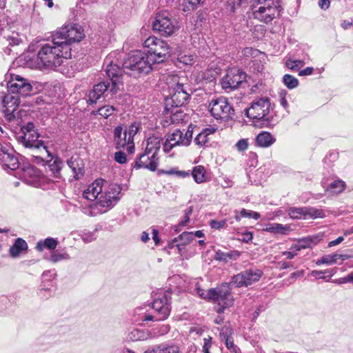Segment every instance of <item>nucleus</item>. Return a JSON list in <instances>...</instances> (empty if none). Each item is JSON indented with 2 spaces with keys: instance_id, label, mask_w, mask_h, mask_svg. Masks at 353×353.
Returning <instances> with one entry per match:
<instances>
[{
  "instance_id": "nucleus-58",
  "label": "nucleus",
  "mask_w": 353,
  "mask_h": 353,
  "mask_svg": "<svg viewBox=\"0 0 353 353\" xmlns=\"http://www.w3.org/2000/svg\"><path fill=\"white\" fill-rule=\"evenodd\" d=\"M241 216L242 217L252 218L255 220H258L260 218V214L258 212L247 210L245 209H243L241 211Z\"/></svg>"
},
{
  "instance_id": "nucleus-57",
  "label": "nucleus",
  "mask_w": 353,
  "mask_h": 353,
  "mask_svg": "<svg viewBox=\"0 0 353 353\" xmlns=\"http://www.w3.org/2000/svg\"><path fill=\"white\" fill-rule=\"evenodd\" d=\"M228 219H223L221 221L212 220L210 222V225L212 229L219 230L228 226Z\"/></svg>"
},
{
  "instance_id": "nucleus-21",
  "label": "nucleus",
  "mask_w": 353,
  "mask_h": 353,
  "mask_svg": "<svg viewBox=\"0 0 353 353\" xmlns=\"http://www.w3.org/2000/svg\"><path fill=\"white\" fill-rule=\"evenodd\" d=\"M106 181L102 179H96L92 183H91L86 190L83 191V196L87 200L94 201L98 199Z\"/></svg>"
},
{
  "instance_id": "nucleus-39",
  "label": "nucleus",
  "mask_w": 353,
  "mask_h": 353,
  "mask_svg": "<svg viewBox=\"0 0 353 353\" xmlns=\"http://www.w3.org/2000/svg\"><path fill=\"white\" fill-rule=\"evenodd\" d=\"M345 184L341 180H336L332 182L326 188V191H330L334 194H339L343 192L345 189Z\"/></svg>"
},
{
  "instance_id": "nucleus-31",
  "label": "nucleus",
  "mask_w": 353,
  "mask_h": 353,
  "mask_svg": "<svg viewBox=\"0 0 353 353\" xmlns=\"http://www.w3.org/2000/svg\"><path fill=\"white\" fill-rule=\"evenodd\" d=\"M143 353H180L179 347L177 345H165L161 344L154 346L152 349H148Z\"/></svg>"
},
{
  "instance_id": "nucleus-42",
  "label": "nucleus",
  "mask_w": 353,
  "mask_h": 353,
  "mask_svg": "<svg viewBox=\"0 0 353 353\" xmlns=\"http://www.w3.org/2000/svg\"><path fill=\"white\" fill-rule=\"evenodd\" d=\"M288 215L294 219H305V208H290Z\"/></svg>"
},
{
  "instance_id": "nucleus-15",
  "label": "nucleus",
  "mask_w": 353,
  "mask_h": 353,
  "mask_svg": "<svg viewBox=\"0 0 353 353\" xmlns=\"http://www.w3.org/2000/svg\"><path fill=\"white\" fill-rule=\"evenodd\" d=\"M121 188L117 184L105 185L102 193L99 196L97 204L103 208H111L120 199L119 194Z\"/></svg>"
},
{
  "instance_id": "nucleus-22",
  "label": "nucleus",
  "mask_w": 353,
  "mask_h": 353,
  "mask_svg": "<svg viewBox=\"0 0 353 353\" xmlns=\"http://www.w3.org/2000/svg\"><path fill=\"white\" fill-rule=\"evenodd\" d=\"M3 112L7 120H12L15 116L14 112L19 106V99L12 95H6L3 97Z\"/></svg>"
},
{
  "instance_id": "nucleus-55",
  "label": "nucleus",
  "mask_w": 353,
  "mask_h": 353,
  "mask_svg": "<svg viewBox=\"0 0 353 353\" xmlns=\"http://www.w3.org/2000/svg\"><path fill=\"white\" fill-rule=\"evenodd\" d=\"M219 336L221 340L226 341L227 339H231L232 330L230 327H224L219 330Z\"/></svg>"
},
{
  "instance_id": "nucleus-6",
  "label": "nucleus",
  "mask_w": 353,
  "mask_h": 353,
  "mask_svg": "<svg viewBox=\"0 0 353 353\" xmlns=\"http://www.w3.org/2000/svg\"><path fill=\"white\" fill-rule=\"evenodd\" d=\"M53 36L54 44L65 45L70 47L72 43L81 41L85 34L81 26L70 23L61 27Z\"/></svg>"
},
{
  "instance_id": "nucleus-19",
  "label": "nucleus",
  "mask_w": 353,
  "mask_h": 353,
  "mask_svg": "<svg viewBox=\"0 0 353 353\" xmlns=\"http://www.w3.org/2000/svg\"><path fill=\"white\" fill-rule=\"evenodd\" d=\"M159 164V158L157 154L144 151L141 154L135 161L134 168L136 169L145 168L151 171H154Z\"/></svg>"
},
{
  "instance_id": "nucleus-13",
  "label": "nucleus",
  "mask_w": 353,
  "mask_h": 353,
  "mask_svg": "<svg viewBox=\"0 0 353 353\" xmlns=\"http://www.w3.org/2000/svg\"><path fill=\"white\" fill-rule=\"evenodd\" d=\"M33 128L34 125L32 123H30L27 125L26 131H23V135L19 137L21 143L26 148H35L39 150L41 154L49 155V152L43 141L38 139L39 134L33 130Z\"/></svg>"
},
{
  "instance_id": "nucleus-1",
  "label": "nucleus",
  "mask_w": 353,
  "mask_h": 353,
  "mask_svg": "<svg viewBox=\"0 0 353 353\" xmlns=\"http://www.w3.org/2000/svg\"><path fill=\"white\" fill-rule=\"evenodd\" d=\"M70 47L65 45L54 44L52 35V43L43 45L37 53L38 67L54 69L61 65L63 59L70 58Z\"/></svg>"
},
{
  "instance_id": "nucleus-46",
  "label": "nucleus",
  "mask_w": 353,
  "mask_h": 353,
  "mask_svg": "<svg viewBox=\"0 0 353 353\" xmlns=\"http://www.w3.org/2000/svg\"><path fill=\"white\" fill-rule=\"evenodd\" d=\"M69 259L70 256L66 252H61L59 250H55L50 254L48 260L52 263H57Z\"/></svg>"
},
{
  "instance_id": "nucleus-60",
  "label": "nucleus",
  "mask_w": 353,
  "mask_h": 353,
  "mask_svg": "<svg viewBox=\"0 0 353 353\" xmlns=\"http://www.w3.org/2000/svg\"><path fill=\"white\" fill-rule=\"evenodd\" d=\"M225 346L232 353H239V347L234 345L233 340L231 339H227L225 342Z\"/></svg>"
},
{
  "instance_id": "nucleus-11",
  "label": "nucleus",
  "mask_w": 353,
  "mask_h": 353,
  "mask_svg": "<svg viewBox=\"0 0 353 353\" xmlns=\"http://www.w3.org/2000/svg\"><path fill=\"white\" fill-rule=\"evenodd\" d=\"M263 275V272L257 268L245 270L232 277L231 281L228 284L234 288L248 287L258 282Z\"/></svg>"
},
{
  "instance_id": "nucleus-34",
  "label": "nucleus",
  "mask_w": 353,
  "mask_h": 353,
  "mask_svg": "<svg viewBox=\"0 0 353 353\" xmlns=\"http://www.w3.org/2000/svg\"><path fill=\"white\" fill-rule=\"evenodd\" d=\"M205 169L203 166L196 165L193 168L192 175L196 183H201L205 181Z\"/></svg>"
},
{
  "instance_id": "nucleus-48",
  "label": "nucleus",
  "mask_w": 353,
  "mask_h": 353,
  "mask_svg": "<svg viewBox=\"0 0 353 353\" xmlns=\"http://www.w3.org/2000/svg\"><path fill=\"white\" fill-rule=\"evenodd\" d=\"M211 133L210 130L205 129L200 132L194 139L196 145L202 146L208 142V136Z\"/></svg>"
},
{
  "instance_id": "nucleus-30",
  "label": "nucleus",
  "mask_w": 353,
  "mask_h": 353,
  "mask_svg": "<svg viewBox=\"0 0 353 353\" xmlns=\"http://www.w3.org/2000/svg\"><path fill=\"white\" fill-rule=\"evenodd\" d=\"M276 141V139L268 132H262L256 137L257 145L262 148H268Z\"/></svg>"
},
{
  "instance_id": "nucleus-14",
  "label": "nucleus",
  "mask_w": 353,
  "mask_h": 353,
  "mask_svg": "<svg viewBox=\"0 0 353 353\" xmlns=\"http://www.w3.org/2000/svg\"><path fill=\"white\" fill-rule=\"evenodd\" d=\"M211 114L216 119H228L234 114V110L225 97L212 99L209 104Z\"/></svg>"
},
{
  "instance_id": "nucleus-24",
  "label": "nucleus",
  "mask_w": 353,
  "mask_h": 353,
  "mask_svg": "<svg viewBox=\"0 0 353 353\" xmlns=\"http://www.w3.org/2000/svg\"><path fill=\"white\" fill-rule=\"evenodd\" d=\"M112 84L109 81L100 82L94 85L93 89L88 94V101L90 103H95L100 99L105 92L110 90Z\"/></svg>"
},
{
  "instance_id": "nucleus-47",
  "label": "nucleus",
  "mask_w": 353,
  "mask_h": 353,
  "mask_svg": "<svg viewBox=\"0 0 353 353\" xmlns=\"http://www.w3.org/2000/svg\"><path fill=\"white\" fill-rule=\"evenodd\" d=\"M283 81L289 89H294L299 85V80L290 74H285L283 77Z\"/></svg>"
},
{
  "instance_id": "nucleus-29",
  "label": "nucleus",
  "mask_w": 353,
  "mask_h": 353,
  "mask_svg": "<svg viewBox=\"0 0 353 353\" xmlns=\"http://www.w3.org/2000/svg\"><path fill=\"white\" fill-rule=\"evenodd\" d=\"M68 165L73 172V177L77 180L83 174V165L82 161L72 157L67 161Z\"/></svg>"
},
{
  "instance_id": "nucleus-23",
  "label": "nucleus",
  "mask_w": 353,
  "mask_h": 353,
  "mask_svg": "<svg viewBox=\"0 0 353 353\" xmlns=\"http://www.w3.org/2000/svg\"><path fill=\"white\" fill-rule=\"evenodd\" d=\"M163 114L165 118V123H166L167 125H170L171 123H179L183 121L186 117V114L183 112L181 108H171L170 106H168L167 112L165 105Z\"/></svg>"
},
{
  "instance_id": "nucleus-50",
  "label": "nucleus",
  "mask_w": 353,
  "mask_h": 353,
  "mask_svg": "<svg viewBox=\"0 0 353 353\" xmlns=\"http://www.w3.org/2000/svg\"><path fill=\"white\" fill-rule=\"evenodd\" d=\"M336 272V268L335 269H332V270H324V271L312 270L311 272V275H312L313 276L316 277L318 279H325L326 276H323V274L329 273L330 274L329 277H331L334 274H335Z\"/></svg>"
},
{
  "instance_id": "nucleus-64",
  "label": "nucleus",
  "mask_w": 353,
  "mask_h": 353,
  "mask_svg": "<svg viewBox=\"0 0 353 353\" xmlns=\"http://www.w3.org/2000/svg\"><path fill=\"white\" fill-rule=\"evenodd\" d=\"M114 160L119 163H124L126 162V155L123 152H117L114 154Z\"/></svg>"
},
{
  "instance_id": "nucleus-26",
  "label": "nucleus",
  "mask_w": 353,
  "mask_h": 353,
  "mask_svg": "<svg viewBox=\"0 0 353 353\" xmlns=\"http://www.w3.org/2000/svg\"><path fill=\"white\" fill-rule=\"evenodd\" d=\"M1 152H0V159L3 161L6 166L12 170H15L19 167V161L12 152H8L2 148L0 144Z\"/></svg>"
},
{
  "instance_id": "nucleus-44",
  "label": "nucleus",
  "mask_w": 353,
  "mask_h": 353,
  "mask_svg": "<svg viewBox=\"0 0 353 353\" xmlns=\"http://www.w3.org/2000/svg\"><path fill=\"white\" fill-rule=\"evenodd\" d=\"M290 227L288 225H283L280 223H272L270 225L269 228H267V230L274 232L279 233L282 234H285L290 231Z\"/></svg>"
},
{
  "instance_id": "nucleus-61",
  "label": "nucleus",
  "mask_w": 353,
  "mask_h": 353,
  "mask_svg": "<svg viewBox=\"0 0 353 353\" xmlns=\"http://www.w3.org/2000/svg\"><path fill=\"white\" fill-rule=\"evenodd\" d=\"M334 283L337 284H343L346 283H353V272L347 274L346 276L340 278L333 281Z\"/></svg>"
},
{
  "instance_id": "nucleus-49",
  "label": "nucleus",
  "mask_w": 353,
  "mask_h": 353,
  "mask_svg": "<svg viewBox=\"0 0 353 353\" xmlns=\"http://www.w3.org/2000/svg\"><path fill=\"white\" fill-rule=\"evenodd\" d=\"M204 0H184L183 11L187 12L194 10L198 6L203 3Z\"/></svg>"
},
{
  "instance_id": "nucleus-32",
  "label": "nucleus",
  "mask_w": 353,
  "mask_h": 353,
  "mask_svg": "<svg viewBox=\"0 0 353 353\" xmlns=\"http://www.w3.org/2000/svg\"><path fill=\"white\" fill-rule=\"evenodd\" d=\"M347 259H348V256L347 255L339 254H327L318 259L316 261V264L317 265H321L322 264L332 265L335 263L338 259H341L342 261H344Z\"/></svg>"
},
{
  "instance_id": "nucleus-27",
  "label": "nucleus",
  "mask_w": 353,
  "mask_h": 353,
  "mask_svg": "<svg viewBox=\"0 0 353 353\" xmlns=\"http://www.w3.org/2000/svg\"><path fill=\"white\" fill-rule=\"evenodd\" d=\"M28 246L25 240L17 238L14 244L10 247L9 253L12 258H17L20 254L28 250Z\"/></svg>"
},
{
  "instance_id": "nucleus-12",
  "label": "nucleus",
  "mask_w": 353,
  "mask_h": 353,
  "mask_svg": "<svg viewBox=\"0 0 353 353\" xmlns=\"http://www.w3.org/2000/svg\"><path fill=\"white\" fill-rule=\"evenodd\" d=\"M139 130V124L134 122L125 130L121 126H117L114 130V141L117 148H124L127 144L132 143L134 137Z\"/></svg>"
},
{
  "instance_id": "nucleus-10",
  "label": "nucleus",
  "mask_w": 353,
  "mask_h": 353,
  "mask_svg": "<svg viewBox=\"0 0 353 353\" xmlns=\"http://www.w3.org/2000/svg\"><path fill=\"white\" fill-rule=\"evenodd\" d=\"M5 82L8 91L12 93H17L26 97L30 95L32 91V85L30 81L18 74H6Z\"/></svg>"
},
{
  "instance_id": "nucleus-9",
  "label": "nucleus",
  "mask_w": 353,
  "mask_h": 353,
  "mask_svg": "<svg viewBox=\"0 0 353 353\" xmlns=\"http://www.w3.org/2000/svg\"><path fill=\"white\" fill-rule=\"evenodd\" d=\"M116 52H112L104 61L105 72L111 81L110 92L112 94L117 92L118 85L121 83V77L122 71L123 72V68L121 69L119 65V60L116 58Z\"/></svg>"
},
{
  "instance_id": "nucleus-28",
  "label": "nucleus",
  "mask_w": 353,
  "mask_h": 353,
  "mask_svg": "<svg viewBox=\"0 0 353 353\" xmlns=\"http://www.w3.org/2000/svg\"><path fill=\"white\" fill-rule=\"evenodd\" d=\"M154 338V334L148 330L133 329L128 334V339L133 341H146Z\"/></svg>"
},
{
  "instance_id": "nucleus-5",
  "label": "nucleus",
  "mask_w": 353,
  "mask_h": 353,
  "mask_svg": "<svg viewBox=\"0 0 353 353\" xmlns=\"http://www.w3.org/2000/svg\"><path fill=\"white\" fill-rule=\"evenodd\" d=\"M165 82L173 92L171 97L165 100L166 112H168V106L181 108L189 98V94L185 89L183 83L180 82V78L178 76H168L165 79Z\"/></svg>"
},
{
  "instance_id": "nucleus-4",
  "label": "nucleus",
  "mask_w": 353,
  "mask_h": 353,
  "mask_svg": "<svg viewBox=\"0 0 353 353\" xmlns=\"http://www.w3.org/2000/svg\"><path fill=\"white\" fill-rule=\"evenodd\" d=\"M271 103L268 98H260L254 101L250 108L246 109V116L260 125L269 126L273 123V117L270 115Z\"/></svg>"
},
{
  "instance_id": "nucleus-8",
  "label": "nucleus",
  "mask_w": 353,
  "mask_h": 353,
  "mask_svg": "<svg viewBox=\"0 0 353 353\" xmlns=\"http://www.w3.org/2000/svg\"><path fill=\"white\" fill-rule=\"evenodd\" d=\"M171 293L168 291L159 298L154 299L152 303V308L157 312L158 316L144 314L141 316L143 321H161L167 319L171 310L170 306Z\"/></svg>"
},
{
  "instance_id": "nucleus-45",
  "label": "nucleus",
  "mask_w": 353,
  "mask_h": 353,
  "mask_svg": "<svg viewBox=\"0 0 353 353\" xmlns=\"http://www.w3.org/2000/svg\"><path fill=\"white\" fill-rule=\"evenodd\" d=\"M325 213L322 210L314 208H305V219L323 218Z\"/></svg>"
},
{
  "instance_id": "nucleus-52",
  "label": "nucleus",
  "mask_w": 353,
  "mask_h": 353,
  "mask_svg": "<svg viewBox=\"0 0 353 353\" xmlns=\"http://www.w3.org/2000/svg\"><path fill=\"white\" fill-rule=\"evenodd\" d=\"M194 60V56L179 53L177 57V61L183 65H191Z\"/></svg>"
},
{
  "instance_id": "nucleus-20",
  "label": "nucleus",
  "mask_w": 353,
  "mask_h": 353,
  "mask_svg": "<svg viewBox=\"0 0 353 353\" xmlns=\"http://www.w3.org/2000/svg\"><path fill=\"white\" fill-rule=\"evenodd\" d=\"M252 10L254 17L265 23L270 22L279 13V8H276L275 6L265 8V7L253 6Z\"/></svg>"
},
{
  "instance_id": "nucleus-62",
  "label": "nucleus",
  "mask_w": 353,
  "mask_h": 353,
  "mask_svg": "<svg viewBox=\"0 0 353 353\" xmlns=\"http://www.w3.org/2000/svg\"><path fill=\"white\" fill-rule=\"evenodd\" d=\"M241 3L240 0H229L228 1V9L230 12H234L236 7H239Z\"/></svg>"
},
{
  "instance_id": "nucleus-38",
  "label": "nucleus",
  "mask_w": 353,
  "mask_h": 353,
  "mask_svg": "<svg viewBox=\"0 0 353 353\" xmlns=\"http://www.w3.org/2000/svg\"><path fill=\"white\" fill-rule=\"evenodd\" d=\"M213 65L210 66V68L202 72V78L209 82L213 81L217 77L220 72V68H212Z\"/></svg>"
},
{
  "instance_id": "nucleus-36",
  "label": "nucleus",
  "mask_w": 353,
  "mask_h": 353,
  "mask_svg": "<svg viewBox=\"0 0 353 353\" xmlns=\"http://www.w3.org/2000/svg\"><path fill=\"white\" fill-rule=\"evenodd\" d=\"M312 241L310 238L303 239L299 240L296 243L291 245L290 250L294 251V253L297 255L298 252L303 249H305L311 246Z\"/></svg>"
},
{
  "instance_id": "nucleus-33",
  "label": "nucleus",
  "mask_w": 353,
  "mask_h": 353,
  "mask_svg": "<svg viewBox=\"0 0 353 353\" xmlns=\"http://www.w3.org/2000/svg\"><path fill=\"white\" fill-rule=\"evenodd\" d=\"M160 147L161 139L157 137L152 136L147 139L146 147L145 150L157 155Z\"/></svg>"
},
{
  "instance_id": "nucleus-51",
  "label": "nucleus",
  "mask_w": 353,
  "mask_h": 353,
  "mask_svg": "<svg viewBox=\"0 0 353 353\" xmlns=\"http://www.w3.org/2000/svg\"><path fill=\"white\" fill-rule=\"evenodd\" d=\"M285 65L288 68L292 70H298L301 68L303 67L305 62L302 60H292L291 59H288L285 62Z\"/></svg>"
},
{
  "instance_id": "nucleus-56",
  "label": "nucleus",
  "mask_w": 353,
  "mask_h": 353,
  "mask_svg": "<svg viewBox=\"0 0 353 353\" xmlns=\"http://www.w3.org/2000/svg\"><path fill=\"white\" fill-rule=\"evenodd\" d=\"M192 134H193V128L190 125L188 127V129L186 131V132L185 133V134H183V141L184 146H188L190 144V143L192 141Z\"/></svg>"
},
{
  "instance_id": "nucleus-17",
  "label": "nucleus",
  "mask_w": 353,
  "mask_h": 353,
  "mask_svg": "<svg viewBox=\"0 0 353 353\" xmlns=\"http://www.w3.org/2000/svg\"><path fill=\"white\" fill-rule=\"evenodd\" d=\"M194 240V234L192 232H184L178 237L174 238L169 241L167 245V248L172 250L176 248L177 252L182 257V259H188V250L186 246Z\"/></svg>"
},
{
  "instance_id": "nucleus-35",
  "label": "nucleus",
  "mask_w": 353,
  "mask_h": 353,
  "mask_svg": "<svg viewBox=\"0 0 353 353\" xmlns=\"http://www.w3.org/2000/svg\"><path fill=\"white\" fill-rule=\"evenodd\" d=\"M58 244L57 240L54 238H46L44 241H39L37 244V249L42 251L44 248L54 250Z\"/></svg>"
},
{
  "instance_id": "nucleus-37",
  "label": "nucleus",
  "mask_w": 353,
  "mask_h": 353,
  "mask_svg": "<svg viewBox=\"0 0 353 353\" xmlns=\"http://www.w3.org/2000/svg\"><path fill=\"white\" fill-rule=\"evenodd\" d=\"M239 256L238 252H223L218 250L215 254V259L220 261L228 262L230 259H236Z\"/></svg>"
},
{
  "instance_id": "nucleus-59",
  "label": "nucleus",
  "mask_w": 353,
  "mask_h": 353,
  "mask_svg": "<svg viewBox=\"0 0 353 353\" xmlns=\"http://www.w3.org/2000/svg\"><path fill=\"white\" fill-rule=\"evenodd\" d=\"M286 94L287 92L285 90H282L279 92V103L281 105L285 110H288L289 105L288 101L286 99Z\"/></svg>"
},
{
  "instance_id": "nucleus-16",
  "label": "nucleus",
  "mask_w": 353,
  "mask_h": 353,
  "mask_svg": "<svg viewBox=\"0 0 353 353\" xmlns=\"http://www.w3.org/2000/svg\"><path fill=\"white\" fill-rule=\"evenodd\" d=\"M152 26L154 30L164 37L171 35L176 29V22L170 18V14L166 11L157 14Z\"/></svg>"
},
{
  "instance_id": "nucleus-7",
  "label": "nucleus",
  "mask_w": 353,
  "mask_h": 353,
  "mask_svg": "<svg viewBox=\"0 0 353 353\" xmlns=\"http://www.w3.org/2000/svg\"><path fill=\"white\" fill-rule=\"evenodd\" d=\"M144 47L148 49L145 53L152 65L163 62L169 53L168 44L155 37L148 38L144 41Z\"/></svg>"
},
{
  "instance_id": "nucleus-40",
  "label": "nucleus",
  "mask_w": 353,
  "mask_h": 353,
  "mask_svg": "<svg viewBox=\"0 0 353 353\" xmlns=\"http://www.w3.org/2000/svg\"><path fill=\"white\" fill-rule=\"evenodd\" d=\"M63 162L59 158L51 160L48 163L50 170L52 172L55 177H59V172L62 167Z\"/></svg>"
},
{
  "instance_id": "nucleus-3",
  "label": "nucleus",
  "mask_w": 353,
  "mask_h": 353,
  "mask_svg": "<svg viewBox=\"0 0 353 353\" xmlns=\"http://www.w3.org/2000/svg\"><path fill=\"white\" fill-rule=\"evenodd\" d=\"M196 291L200 297L216 302L217 305L215 307V310L219 314L223 313L226 308L233 305L234 299L228 283H225L216 288L210 289L208 291L197 287Z\"/></svg>"
},
{
  "instance_id": "nucleus-63",
  "label": "nucleus",
  "mask_w": 353,
  "mask_h": 353,
  "mask_svg": "<svg viewBox=\"0 0 353 353\" xmlns=\"http://www.w3.org/2000/svg\"><path fill=\"white\" fill-rule=\"evenodd\" d=\"M236 147L240 152L245 150L248 147V140L246 139H240L236 143Z\"/></svg>"
},
{
  "instance_id": "nucleus-25",
  "label": "nucleus",
  "mask_w": 353,
  "mask_h": 353,
  "mask_svg": "<svg viewBox=\"0 0 353 353\" xmlns=\"http://www.w3.org/2000/svg\"><path fill=\"white\" fill-rule=\"evenodd\" d=\"M177 145H183V132L179 130H175L168 136L163 143V149L165 152H169Z\"/></svg>"
},
{
  "instance_id": "nucleus-43",
  "label": "nucleus",
  "mask_w": 353,
  "mask_h": 353,
  "mask_svg": "<svg viewBox=\"0 0 353 353\" xmlns=\"http://www.w3.org/2000/svg\"><path fill=\"white\" fill-rule=\"evenodd\" d=\"M253 6L265 7V8H269L270 6H275L276 8H279L280 0H254Z\"/></svg>"
},
{
  "instance_id": "nucleus-2",
  "label": "nucleus",
  "mask_w": 353,
  "mask_h": 353,
  "mask_svg": "<svg viewBox=\"0 0 353 353\" xmlns=\"http://www.w3.org/2000/svg\"><path fill=\"white\" fill-rule=\"evenodd\" d=\"M152 70V63L147 54L140 50L128 53L123 62V72L136 79L148 74Z\"/></svg>"
},
{
  "instance_id": "nucleus-53",
  "label": "nucleus",
  "mask_w": 353,
  "mask_h": 353,
  "mask_svg": "<svg viewBox=\"0 0 353 353\" xmlns=\"http://www.w3.org/2000/svg\"><path fill=\"white\" fill-rule=\"evenodd\" d=\"M114 111L115 108L112 105H105L99 108L97 112L99 115L106 119L112 115Z\"/></svg>"
},
{
  "instance_id": "nucleus-18",
  "label": "nucleus",
  "mask_w": 353,
  "mask_h": 353,
  "mask_svg": "<svg viewBox=\"0 0 353 353\" xmlns=\"http://www.w3.org/2000/svg\"><path fill=\"white\" fill-rule=\"evenodd\" d=\"M245 74L237 68L227 71L221 81L222 88L229 92L237 88L245 80Z\"/></svg>"
},
{
  "instance_id": "nucleus-54",
  "label": "nucleus",
  "mask_w": 353,
  "mask_h": 353,
  "mask_svg": "<svg viewBox=\"0 0 353 353\" xmlns=\"http://www.w3.org/2000/svg\"><path fill=\"white\" fill-rule=\"evenodd\" d=\"M170 330V326L169 325H162L159 328H155L152 330V331H150L152 334H154V338L162 336L165 334H167Z\"/></svg>"
},
{
  "instance_id": "nucleus-41",
  "label": "nucleus",
  "mask_w": 353,
  "mask_h": 353,
  "mask_svg": "<svg viewBox=\"0 0 353 353\" xmlns=\"http://www.w3.org/2000/svg\"><path fill=\"white\" fill-rule=\"evenodd\" d=\"M54 289L52 283L46 285L44 282H42L41 288L39 290V296L43 299H48L49 297L52 296Z\"/></svg>"
}]
</instances>
